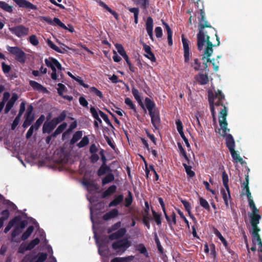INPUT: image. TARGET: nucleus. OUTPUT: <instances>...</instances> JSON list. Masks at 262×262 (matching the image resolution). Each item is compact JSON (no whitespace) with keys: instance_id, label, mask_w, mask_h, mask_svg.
<instances>
[{"instance_id":"f257e3e1","label":"nucleus","mask_w":262,"mask_h":262,"mask_svg":"<svg viewBox=\"0 0 262 262\" xmlns=\"http://www.w3.org/2000/svg\"><path fill=\"white\" fill-rule=\"evenodd\" d=\"M197 44L199 50L202 51V60L203 62V68L207 70V64L208 62H211L213 66V69L215 71L219 70V66L214 62V59H210V57L213 53V45L209 40L208 36L205 35L202 31L197 35Z\"/></svg>"},{"instance_id":"f03ea898","label":"nucleus","mask_w":262,"mask_h":262,"mask_svg":"<svg viewBox=\"0 0 262 262\" xmlns=\"http://www.w3.org/2000/svg\"><path fill=\"white\" fill-rule=\"evenodd\" d=\"M246 182L243 184L244 186V188L242 190V194L247 196L249 205L252 212L249 215L251 218V226L253 227V235H254V241L260 243V239L257 235V232L259 230V228L257 227V224L259 222V220L261 219V216L258 214V209L255 206L254 202L252 199L251 194L250 192L249 188L248 187V176H247Z\"/></svg>"},{"instance_id":"7ed1b4c3","label":"nucleus","mask_w":262,"mask_h":262,"mask_svg":"<svg viewBox=\"0 0 262 262\" xmlns=\"http://www.w3.org/2000/svg\"><path fill=\"white\" fill-rule=\"evenodd\" d=\"M223 108L221 109L219 115V123L220 128L219 129V133L220 135L226 137V144L229 151L233 150L235 147V142L232 136L228 134L229 129L227 127V123L226 121V116L227 115V110L225 106L221 105Z\"/></svg>"},{"instance_id":"20e7f679","label":"nucleus","mask_w":262,"mask_h":262,"mask_svg":"<svg viewBox=\"0 0 262 262\" xmlns=\"http://www.w3.org/2000/svg\"><path fill=\"white\" fill-rule=\"evenodd\" d=\"M224 98V96L219 90L214 93L211 90L208 91V100L211 112L213 118V121L214 122H215V108L221 106V100Z\"/></svg>"},{"instance_id":"39448f33","label":"nucleus","mask_w":262,"mask_h":262,"mask_svg":"<svg viewBox=\"0 0 262 262\" xmlns=\"http://www.w3.org/2000/svg\"><path fill=\"white\" fill-rule=\"evenodd\" d=\"M26 226L25 222L22 221L19 216H16L11 220L4 229V232L7 233L13 227L14 229L12 231V236L15 237L17 236Z\"/></svg>"},{"instance_id":"423d86ee","label":"nucleus","mask_w":262,"mask_h":262,"mask_svg":"<svg viewBox=\"0 0 262 262\" xmlns=\"http://www.w3.org/2000/svg\"><path fill=\"white\" fill-rule=\"evenodd\" d=\"M90 211H91V221L93 224L94 237L95 238L98 247L99 253L100 255L102 257L103 262H108V257L110 255V251H109L108 249H107V247L106 246L105 243L100 242L98 241V239L97 236V234H96V232L95 231V229H94L95 223H94V215H93V214L94 213V211L92 207L90 208Z\"/></svg>"},{"instance_id":"0eeeda50","label":"nucleus","mask_w":262,"mask_h":262,"mask_svg":"<svg viewBox=\"0 0 262 262\" xmlns=\"http://www.w3.org/2000/svg\"><path fill=\"white\" fill-rule=\"evenodd\" d=\"M45 61L46 65L48 67H50L52 70L51 78L53 80L57 79L58 76L57 74V69L59 71L62 70L61 64L57 61V60L52 57L46 59Z\"/></svg>"},{"instance_id":"6e6552de","label":"nucleus","mask_w":262,"mask_h":262,"mask_svg":"<svg viewBox=\"0 0 262 262\" xmlns=\"http://www.w3.org/2000/svg\"><path fill=\"white\" fill-rule=\"evenodd\" d=\"M7 49L8 52L15 56L16 60L21 63L25 62L26 55L21 49L17 47L7 46Z\"/></svg>"},{"instance_id":"1a4fd4ad","label":"nucleus","mask_w":262,"mask_h":262,"mask_svg":"<svg viewBox=\"0 0 262 262\" xmlns=\"http://www.w3.org/2000/svg\"><path fill=\"white\" fill-rule=\"evenodd\" d=\"M182 41L184 50V61L186 63H189L191 56V53L189 50L190 42L185 38L184 35L182 36Z\"/></svg>"},{"instance_id":"9d476101","label":"nucleus","mask_w":262,"mask_h":262,"mask_svg":"<svg viewBox=\"0 0 262 262\" xmlns=\"http://www.w3.org/2000/svg\"><path fill=\"white\" fill-rule=\"evenodd\" d=\"M12 33L18 37H21L27 35L29 34V29L23 26H18L15 27L9 28Z\"/></svg>"},{"instance_id":"9b49d317","label":"nucleus","mask_w":262,"mask_h":262,"mask_svg":"<svg viewBox=\"0 0 262 262\" xmlns=\"http://www.w3.org/2000/svg\"><path fill=\"white\" fill-rule=\"evenodd\" d=\"M130 246V242L127 239H123L113 244V248L115 250H117L118 252H124Z\"/></svg>"},{"instance_id":"f8f14e48","label":"nucleus","mask_w":262,"mask_h":262,"mask_svg":"<svg viewBox=\"0 0 262 262\" xmlns=\"http://www.w3.org/2000/svg\"><path fill=\"white\" fill-rule=\"evenodd\" d=\"M19 7L28 9L36 10L37 7L27 0H13Z\"/></svg>"},{"instance_id":"ddd939ff","label":"nucleus","mask_w":262,"mask_h":262,"mask_svg":"<svg viewBox=\"0 0 262 262\" xmlns=\"http://www.w3.org/2000/svg\"><path fill=\"white\" fill-rule=\"evenodd\" d=\"M146 30L150 38L154 40L153 31V19L151 17H148L146 22Z\"/></svg>"},{"instance_id":"4468645a","label":"nucleus","mask_w":262,"mask_h":262,"mask_svg":"<svg viewBox=\"0 0 262 262\" xmlns=\"http://www.w3.org/2000/svg\"><path fill=\"white\" fill-rule=\"evenodd\" d=\"M201 19L200 20L199 23V26L200 27L199 32L198 34V35L200 33L201 31H202L203 33L206 35L207 36H208V34H207V32H205L204 30V28L205 27H209V25H208L207 22L205 19V14L204 12L202 11V10H201Z\"/></svg>"},{"instance_id":"2eb2a0df","label":"nucleus","mask_w":262,"mask_h":262,"mask_svg":"<svg viewBox=\"0 0 262 262\" xmlns=\"http://www.w3.org/2000/svg\"><path fill=\"white\" fill-rule=\"evenodd\" d=\"M90 112L92 114L93 116L94 117V118L97 120L98 121H99L100 122H101V120L99 118V115L105 121L108 120V117L106 114H105L101 111H99L98 113L94 107H91L90 109Z\"/></svg>"},{"instance_id":"dca6fc26","label":"nucleus","mask_w":262,"mask_h":262,"mask_svg":"<svg viewBox=\"0 0 262 262\" xmlns=\"http://www.w3.org/2000/svg\"><path fill=\"white\" fill-rule=\"evenodd\" d=\"M144 50L145 52V56L149 59L150 61L154 62L156 61V58L154 54L152 53L150 47L145 43H142Z\"/></svg>"},{"instance_id":"f3484780","label":"nucleus","mask_w":262,"mask_h":262,"mask_svg":"<svg viewBox=\"0 0 262 262\" xmlns=\"http://www.w3.org/2000/svg\"><path fill=\"white\" fill-rule=\"evenodd\" d=\"M149 115L151 117L152 125L156 129H158L159 126L160 121L159 113L158 111H155L150 113Z\"/></svg>"},{"instance_id":"a211bd4d","label":"nucleus","mask_w":262,"mask_h":262,"mask_svg":"<svg viewBox=\"0 0 262 262\" xmlns=\"http://www.w3.org/2000/svg\"><path fill=\"white\" fill-rule=\"evenodd\" d=\"M40 241H43L42 242V244H46V240L45 238V236L43 235H42L40 239H39L38 238H35V239L31 241L27 245V249L31 250L34 248L35 246H36L39 243Z\"/></svg>"},{"instance_id":"6ab92c4d","label":"nucleus","mask_w":262,"mask_h":262,"mask_svg":"<svg viewBox=\"0 0 262 262\" xmlns=\"http://www.w3.org/2000/svg\"><path fill=\"white\" fill-rule=\"evenodd\" d=\"M252 228H253V227L252 226ZM260 230L257 232V235L260 239V243H258L257 242H254V235H253V229H252V236H253V243L254 246H255L256 244L258 246V251H259V256L260 258H261L262 260V243L261 241V239L260 238L259 235L258 234V232H259ZM256 247L255 246H253L251 248V250L253 251H254L256 250Z\"/></svg>"},{"instance_id":"aec40b11","label":"nucleus","mask_w":262,"mask_h":262,"mask_svg":"<svg viewBox=\"0 0 262 262\" xmlns=\"http://www.w3.org/2000/svg\"><path fill=\"white\" fill-rule=\"evenodd\" d=\"M145 105L149 112V114L157 111L155 107V104L149 98H145Z\"/></svg>"},{"instance_id":"412c9836","label":"nucleus","mask_w":262,"mask_h":262,"mask_svg":"<svg viewBox=\"0 0 262 262\" xmlns=\"http://www.w3.org/2000/svg\"><path fill=\"white\" fill-rule=\"evenodd\" d=\"M18 97L16 94H13L12 96L11 97L10 100L8 102L6 106L5 109V111L6 113H8L10 109L13 106L15 102L17 99Z\"/></svg>"},{"instance_id":"4be33fe9","label":"nucleus","mask_w":262,"mask_h":262,"mask_svg":"<svg viewBox=\"0 0 262 262\" xmlns=\"http://www.w3.org/2000/svg\"><path fill=\"white\" fill-rule=\"evenodd\" d=\"M126 230L125 228H121L118 230L117 231H116V232H114L111 234L110 235V238L111 240H114L118 238L123 236L126 233Z\"/></svg>"},{"instance_id":"5701e85b","label":"nucleus","mask_w":262,"mask_h":262,"mask_svg":"<svg viewBox=\"0 0 262 262\" xmlns=\"http://www.w3.org/2000/svg\"><path fill=\"white\" fill-rule=\"evenodd\" d=\"M196 81L201 84H205L209 81L208 75L205 74H199L196 77Z\"/></svg>"},{"instance_id":"b1692460","label":"nucleus","mask_w":262,"mask_h":262,"mask_svg":"<svg viewBox=\"0 0 262 262\" xmlns=\"http://www.w3.org/2000/svg\"><path fill=\"white\" fill-rule=\"evenodd\" d=\"M221 193L226 207H229V200L230 199V194L229 191V188L228 189H222L221 190Z\"/></svg>"},{"instance_id":"393cba45","label":"nucleus","mask_w":262,"mask_h":262,"mask_svg":"<svg viewBox=\"0 0 262 262\" xmlns=\"http://www.w3.org/2000/svg\"><path fill=\"white\" fill-rule=\"evenodd\" d=\"M96 2L101 7L104 8V9H106L109 12H110L116 19H118V14L115 12L114 11L112 10L111 9H110L107 5H106L105 3H104L103 2H102L100 0H96Z\"/></svg>"},{"instance_id":"a878e982","label":"nucleus","mask_w":262,"mask_h":262,"mask_svg":"<svg viewBox=\"0 0 262 262\" xmlns=\"http://www.w3.org/2000/svg\"><path fill=\"white\" fill-rule=\"evenodd\" d=\"M56 126L52 120L48 123H45L43 126V133H50L54 128Z\"/></svg>"},{"instance_id":"bb28decb","label":"nucleus","mask_w":262,"mask_h":262,"mask_svg":"<svg viewBox=\"0 0 262 262\" xmlns=\"http://www.w3.org/2000/svg\"><path fill=\"white\" fill-rule=\"evenodd\" d=\"M233 161L236 163H240L242 164L244 163L243 159L240 157L239 155L237 153L235 149L230 151Z\"/></svg>"},{"instance_id":"cd10ccee","label":"nucleus","mask_w":262,"mask_h":262,"mask_svg":"<svg viewBox=\"0 0 262 262\" xmlns=\"http://www.w3.org/2000/svg\"><path fill=\"white\" fill-rule=\"evenodd\" d=\"M164 213L169 225L170 226L176 225L177 223L176 215L174 212H172L170 216L167 215L166 212Z\"/></svg>"},{"instance_id":"c85d7f7f","label":"nucleus","mask_w":262,"mask_h":262,"mask_svg":"<svg viewBox=\"0 0 262 262\" xmlns=\"http://www.w3.org/2000/svg\"><path fill=\"white\" fill-rule=\"evenodd\" d=\"M132 93H133L135 99L140 104V105L142 107V108L144 110V111L146 112V110L145 109L144 105L143 104V103L142 102L141 98V97L140 96L138 91L136 89L133 88L132 89Z\"/></svg>"},{"instance_id":"c756f323","label":"nucleus","mask_w":262,"mask_h":262,"mask_svg":"<svg viewBox=\"0 0 262 262\" xmlns=\"http://www.w3.org/2000/svg\"><path fill=\"white\" fill-rule=\"evenodd\" d=\"M163 24L165 26L167 31L168 44L169 45L171 46L173 43L172 39V32L169 26L166 23H165L164 21H163Z\"/></svg>"},{"instance_id":"7c9ffc66","label":"nucleus","mask_w":262,"mask_h":262,"mask_svg":"<svg viewBox=\"0 0 262 262\" xmlns=\"http://www.w3.org/2000/svg\"><path fill=\"white\" fill-rule=\"evenodd\" d=\"M118 214V211L117 209H114L110 211L109 212L106 213L103 216V219L105 220H108L112 218H114L117 216Z\"/></svg>"},{"instance_id":"2f4dec72","label":"nucleus","mask_w":262,"mask_h":262,"mask_svg":"<svg viewBox=\"0 0 262 262\" xmlns=\"http://www.w3.org/2000/svg\"><path fill=\"white\" fill-rule=\"evenodd\" d=\"M30 84L34 89L38 91H41V92L46 91V88H45L41 84H39L38 83H37L36 81H30Z\"/></svg>"},{"instance_id":"473e14b6","label":"nucleus","mask_w":262,"mask_h":262,"mask_svg":"<svg viewBox=\"0 0 262 262\" xmlns=\"http://www.w3.org/2000/svg\"><path fill=\"white\" fill-rule=\"evenodd\" d=\"M66 117V113L65 111H63L56 118L52 120L53 122L56 126L58 123L63 121Z\"/></svg>"},{"instance_id":"72a5a7b5","label":"nucleus","mask_w":262,"mask_h":262,"mask_svg":"<svg viewBox=\"0 0 262 262\" xmlns=\"http://www.w3.org/2000/svg\"><path fill=\"white\" fill-rule=\"evenodd\" d=\"M34 227L32 226H29L21 236V239L24 241L27 239L32 233Z\"/></svg>"},{"instance_id":"f704fd0d","label":"nucleus","mask_w":262,"mask_h":262,"mask_svg":"<svg viewBox=\"0 0 262 262\" xmlns=\"http://www.w3.org/2000/svg\"><path fill=\"white\" fill-rule=\"evenodd\" d=\"M190 66L196 71L201 70L203 69L201 62L197 58L193 59V61L190 63Z\"/></svg>"},{"instance_id":"c9c22d12","label":"nucleus","mask_w":262,"mask_h":262,"mask_svg":"<svg viewBox=\"0 0 262 262\" xmlns=\"http://www.w3.org/2000/svg\"><path fill=\"white\" fill-rule=\"evenodd\" d=\"M213 233L221 241L225 247H227L228 246L227 242L224 237L222 236L221 232L217 229L214 228Z\"/></svg>"},{"instance_id":"e433bc0d","label":"nucleus","mask_w":262,"mask_h":262,"mask_svg":"<svg viewBox=\"0 0 262 262\" xmlns=\"http://www.w3.org/2000/svg\"><path fill=\"white\" fill-rule=\"evenodd\" d=\"M47 255L45 253H39L35 257H33L32 262H43L47 258Z\"/></svg>"},{"instance_id":"4c0bfd02","label":"nucleus","mask_w":262,"mask_h":262,"mask_svg":"<svg viewBox=\"0 0 262 262\" xmlns=\"http://www.w3.org/2000/svg\"><path fill=\"white\" fill-rule=\"evenodd\" d=\"M48 45L53 50L56 51V52L60 53H63L64 51H62L61 49L58 48L57 46H56L51 40L48 39L47 41Z\"/></svg>"},{"instance_id":"58836bf2","label":"nucleus","mask_w":262,"mask_h":262,"mask_svg":"<svg viewBox=\"0 0 262 262\" xmlns=\"http://www.w3.org/2000/svg\"><path fill=\"white\" fill-rule=\"evenodd\" d=\"M123 199V196L122 195H119L118 196H117L112 202H111L109 206H115L118 205L120 202H122V201Z\"/></svg>"},{"instance_id":"ea45409f","label":"nucleus","mask_w":262,"mask_h":262,"mask_svg":"<svg viewBox=\"0 0 262 262\" xmlns=\"http://www.w3.org/2000/svg\"><path fill=\"white\" fill-rule=\"evenodd\" d=\"M110 168L105 164H103L101 166V167L99 169L98 174L99 176H102L105 173H108V172H110Z\"/></svg>"},{"instance_id":"a19ab883","label":"nucleus","mask_w":262,"mask_h":262,"mask_svg":"<svg viewBox=\"0 0 262 262\" xmlns=\"http://www.w3.org/2000/svg\"><path fill=\"white\" fill-rule=\"evenodd\" d=\"M0 7L8 12H11L13 10L12 7L4 2L0 1Z\"/></svg>"},{"instance_id":"79ce46f5","label":"nucleus","mask_w":262,"mask_h":262,"mask_svg":"<svg viewBox=\"0 0 262 262\" xmlns=\"http://www.w3.org/2000/svg\"><path fill=\"white\" fill-rule=\"evenodd\" d=\"M82 136V133L81 131L76 132L71 139V143L74 144L79 140Z\"/></svg>"},{"instance_id":"37998d69","label":"nucleus","mask_w":262,"mask_h":262,"mask_svg":"<svg viewBox=\"0 0 262 262\" xmlns=\"http://www.w3.org/2000/svg\"><path fill=\"white\" fill-rule=\"evenodd\" d=\"M33 106L31 105H30L27 110L26 113L25 114V118L29 119V120H33V116L32 115V111H33Z\"/></svg>"},{"instance_id":"c03bdc74","label":"nucleus","mask_w":262,"mask_h":262,"mask_svg":"<svg viewBox=\"0 0 262 262\" xmlns=\"http://www.w3.org/2000/svg\"><path fill=\"white\" fill-rule=\"evenodd\" d=\"M90 92L94 95L99 97L100 98H103V94L99 90L95 87H91L90 89Z\"/></svg>"},{"instance_id":"a18cd8bd","label":"nucleus","mask_w":262,"mask_h":262,"mask_svg":"<svg viewBox=\"0 0 262 262\" xmlns=\"http://www.w3.org/2000/svg\"><path fill=\"white\" fill-rule=\"evenodd\" d=\"M57 89L58 93L61 96L64 95V93H65L67 90L66 86L62 83L58 84V88Z\"/></svg>"},{"instance_id":"49530a36","label":"nucleus","mask_w":262,"mask_h":262,"mask_svg":"<svg viewBox=\"0 0 262 262\" xmlns=\"http://www.w3.org/2000/svg\"><path fill=\"white\" fill-rule=\"evenodd\" d=\"M52 22V26L57 25L63 29H67V26L62 23L58 18L55 17Z\"/></svg>"},{"instance_id":"de8ad7c7","label":"nucleus","mask_w":262,"mask_h":262,"mask_svg":"<svg viewBox=\"0 0 262 262\" xmlns=\"http://www.w3.org/2000/svg\"><path fill=\"white\" fill-rule=\"evenodd\" d=\"M114 179V175L112 173H108L102 180V183L103 185L107 184Z\"/></svg>"},{"instance_id":"09e8293b","label":"nucleus","mask_w":262,"mask_h":262,"mask_svg":"<svg viewBox=\"0 0 262 262\" xmlns=\"http://www.w3.org/2000/svg\"><path fill=\"white\" fill-rule=\"evenodd\" d=\"M137 250L141 253L144 254L146 257H148V253L145 246L142 244H139L137 246Z\"/></svg>"},{"instance_id":"8fccbe9b","label":"nucleus","mask_w":262,"mask_h":262,"mask_svg":"<svg viewBox=\"0 0 262 262\" xmlns=\"http://www.w3.org/2000/svg\"><path fill=\"white\" fill-rule=\"evenodd\" d=\"M45 116L43 115H41L36 121L34 125H32V126H34L35 130H37L39 126L41 125L42 122L45 120Z\"/></svg>"},{"instance_id":"3c124183","label":"nucleus","mask_w":262,"mask_h":262,"mask_svg":"<svg viewBox=\"0 0 262 262\" xmlns=\"http://www.w3.org/2000/svg\"><path fill=\"white\" fill-rule=\"evenodd\" d=\"M116 190V186L115 185H112L110 186L104 193L103 194V197H105L107 195L111 194L114 193Z\"/></svg>"},{"instance_id":"603ef678","label":"nucleus","mask_w":262,"mask_h":262,"mask_svg":"<svg viewBox=\"0 0 262 262\" xmlns=\"http://www.w3.org/2000/svg\"><path fill=\"white\" fill-rule=\"evenodd\" d=\"M115 47L117 50V52L121 56H123V55L126 54V52L122 45L119 43H116L115 44Z\"/></svg>"},{"instance_id":"864d4df0","label":"nucleus","mask_w":262,"mask_h":262,"mask_svg":"<svg viewBox=\"0 0 262 262\" xmlns=\"http://www.w3.org/2000/svg\"><path fill=\"white\" fill-rule=\"evenodd\" d=\"M222 179H223V185H224L225 189H228V188H229V186H228V177L227 174L225 172H224L223 173Z\"/></svg>"},{"instance_id":"5fc2aeb1","label":"nucleus","mask_w":262,"mask_h":262,"mask_svg":"<svg viewBox=\"0 0 262 262\" xmlns=\"http://www.w3.org/2000/svg\"><path fill=\"white\" fill-rule=\"evenodd\" d=\"M183 165L185 167L186 172L187 174L190 177H192L194 176V172L191 170V167L188 165H187L186 164H183Z\"/></svg>"},{"instance_id":"6e6d98bb","label":"nucleus","mask_w":262,"mask_h":262,"mask_svg":"<svg viewBox=\"0 0 262 262\" xmlns=\"http://www.w3.org/2000/svg\"><path fill=\"white\" fill-rule=\"evenodd\" d=\"M200 204L203 208L209 210L210 209L209 205L208 202L202 198H200Z\"/></svg>"},{"instance_id":"4d7b16f0","label":"nucleus","mask_w":262,"mask_h":262,"mask_svg":"<svg viewBox=\"0 0 262 262\" xmlns=\"http://www.w3.org/2000/svg\"><path fill=\"white\" fill-rule=\"evenodd\" d=\"M152 214L154 219L156 222L157 224L158 225H160L161 224V215L159 214L156 213L154 210H152Z\"/></svg>"},{"instance_id":"13d9d810","label":"nucleus","mask_w":262,"mask_h":262,"mask_svg":"<svg viewBox=\"0 0 262 262\" xmlns=\"http://www.w3.org/2000/svg\"><path fill=\"white\" fill-rule=\"evenodd\" d=\"M133 202V197L130 191H128V195L125 199V206L129 207Z\"/></svg>"},{"instance_id":"bf43d9fd","label":"nucleus","mask_w":262,"mask_h":262,"mask_svg":"<svg viewBox=\"0 0 262 262\" xmlns=\"http://www.w3.org/2000/svg\"><path fill=\"white\" fill-rule=\"evenodd\" d=\"M178 146L180 154L185 158L186 160L188 161V158L186 155V152L183 148L182 145L180 143H178Z\"/></svg>"},{"instance_id":"052dcab7","label":"nucleus","mask_w":262,"mask_h":262,"mask_svg":"<svg viewBox=\"0 0 262 262\" xmlns=\"http://www.w3.org/2000/svg\"><path fill=\"white\" fill-rule=\"evenodd\" d=\"M30 43L33 46H37L39 43V41L35 35H32L29 37Z\"/></svg>"},{"instance_id":"680f3d73","label":"nucleus","mask_w":262,"mask_h":262,"mask_svg":"<svg viewBox=\"0 0 262 262\" xmlns=\"http://www.w3.org/2000/svg\"><path fill=\"white\" fill-rule=\"evenodd\" d=\"M89 139L87 137H84L81 141L78 144L79 147H82L87 145L89 143Z\"/></svg>"},{"instance_id":"e2e57ef3","label":"nucleus","mask_w":262,"mask_h":262,"mask_svg":"<svg viewBox=\"0 0 262 262\" xmlns=\"http://www.w3.org/2000/svg\"><path fill=\"white\" fill-rule=\"evenodd\" d=\"M66 125L64 124H61L60 125H59L58 127V128L56 129V130L55 131V132L53 134V136H55L56 135L61 133L64 130V129L66 128Z\"/></svg>"},{"instance_id":"0e129e2a","label":"nucleus","mask_w":262,"mask_h":262,"mask_svg":"<svg viewBox=\"0 0 262 262\" xmlns=\"http://www.w3.org/2000/svg\"><path fill=\"white\" fill-rule=\"evenodd\" d=\"M156 36L157 38H161L163 35L162 29L160 27H157L155 30Z\"/></svg>"},{"instance_id":"69168bd1","label":"nucleus","mask_w":262,"mask_h":262,"mask_svg":"<svg viewBox=\"0 0 262 262\" xmlns=\"http://www.w3.org/2000/svg\"><path fill=\"white\" fill-rule=\"evenodd\" d=\"M125 103L126 105H127L130 109L135 110V107L132 101L130 100V99L128 98H126L125 99Z\"/></svg>"},{"instance_id":"338daca9","label":"nucleus","mask_w":262,"mask_h":262,"mask_svg":"<svg viewBox=\"0 0 262 262\" xmlns=\"http://www.w3.org/2000/svg\"><path fill=\"white\" fill-rule=\"evenodd\" d=\"M176 124L177 126V130L179 133L181 132V131H183V126L182 123L179 119L176 121Z\"/></svg>"},{"instance_id":"774afa93","label":"nucleus","mask_w":262,"mask_h":262,"mask_svg":"<svg viewBox=\"0 0 262 262\" xmlns=\"http://www.w3.org/2000/svg\"><path fill=\"white\" fill-rule=\"evenodd\" d=\"M33 259V254H30L25 256V257H24L22 260L21 262H32Z\"/></svg>"}]
</instances>
